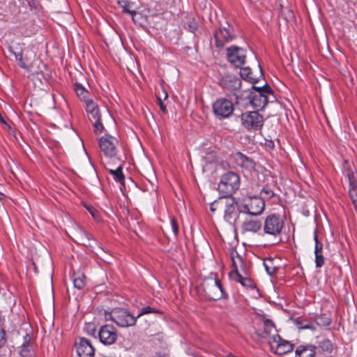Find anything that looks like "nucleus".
I'll return each instance as SVG.
<instances>
[{"mask_svg": "<svg viewBox=\"0 0 357 357\" xmlns=\"http://www.w3.org/2000/svg\"><path fill=\"white\" fill-rule=\"evenodd\" d=\"M230 159L245 174H251L255 169V161L241 152L233 153L230 155Z\"/></svg>", "mask_w": 357, "mask_h": 357, "instance_id": "obj_10", "label": "nucleus"}, {"mask_svg": "<svg viewBox=\"0 0 357 357\" xmlns=\"http://www.w3.org/2000/svg\"><path fill=\"white\" fill-rule=\"evenodd\" d=\"M90 241L89 234L86 233L84 231H80V238L79 241L81 244L86 245Z\"/></svg>", "mask_w": 357, "mask_h": 357, "instance_id": "obj_36", "label": "nucleus"}, {"mask_svg": "<svg viewBox=\"0 0 357 357\" xmlns=\"http://www.w3.org/2000/svg\"><path fill=\"white\" fill-rule=\"evenodd\" d=\"M75 346L79 357H93L95 349L89 340L82 337L76 342Z\"/></svg>", "mask_w": 357, "mask_h": 357, "instance_id": "obj_17", "label": "nucleus"}, {"mask_svg": "<svg viewBox=\"0 0 357 357\" xmlns=\"http://www.w3.org/2000/svg\"><path fill=\"white\" fill-rule=\"evenodd\" d=\"M219 84L229 91H235L241 87V80L235 75H227L220 79Z\"/></svg>", "mask_w": 357, "mask_h": 357, "instance_id": "obj_18", "label": "nucleus"}, {"mask_svg": "<svg viewBox=\"0 0 357 357\" xmlns=\"http://www.w3.org/2000/svg\"><path fill=\"white\" fill-rule=\"evenodd\" d=\"M315 322L320 326H328L331 323V319L326 314H321L316 317Z\"/></svg>", "mask_w": 357, "mask_h": 357, "instance_id": "obj_31", "label": "nucleus"}, {"mask_svg": "<svg viewBox=\"0 0 357 357\" xmlns=\"http://www.w3.org/2000/svg\"><path fill=\"white\" fill-rule=\"evenodd\" d=\"M314 240L315 241V244L317 243V241H319L318 240V234H317V230L315 229L314 231Z\"/></svg>", "mask_w": 357, "mask_h": 357, "instance_id": "obj_47", "label": "nucleus"}, {"mask_svg": "<svg viewBox=\"0 0 357 357\" xmlns=\"http://www.w3.org/2000/svg\"><path fill=\"white\" fill-rule=\"evenodd\" d=\"M264 266L268 275H272L275 273L277 268L273 265V260L272 259H266L264 261Z\"/></svg>", "mask_w": 357, "mask_h": 357, "instance_id": "obj_34", "label": "nucleus"}, {"mask_svg": "<svg viewBox=\"0 0 357 357\" xmlns=\"http://www.w3.org/2000/svg\"><path fill=\"white\" fill-rule=\"evenodd\" d=\"M347 178L349 182V192L354 208H357V174L354 172L347 173Z\"/></svg>", "mask_w": 357, "mask_h": 357, "instance_id": "obj_20", "label": "nucleus"}, {"mask_svg": "<svg viewBox=\"0 0 357 357\" xmlns=\"http://www.w3.org/2000/svg\"><path fill=\"white\" fill-rule=\"evenodd\" d=\"M262 76H263V72H262L261 68L259 67V77H262Z\"/></svg>", "mask_w": 357, "mask_h": 357, "instance_id": "obj_49", "label": "nucleus"}, {"mask_svg": "<svg viewBox=\"0 0 357 357\" xmlns=\"http://www.w3.org/2000/svg\"><path fill=\"white\" fill-rule=\"evenodd\" d=\"M85 105L89 119L93 125L95 133L102 132L104 127L101 123V114L98 104L93 100H86Z\"/></svg>", "mask_w": 357, "mask_h": 357, "instance_id": "obj_6", "label": "nucleus"}, {"mask_svg": "<svg viewBox=\"0 0 357 357\" xmlns=\"http://www.w3.org/2000/svg\"><path fill=\"white\" fill-rule=\"evenodd\" d=\"M235 36L232 28L227 25V27H221L214 33L215 45L217 47H223L226 43L231 42Z\"/></svg>", "mask_w": 357, "mask_h": 357, "instance_id": "obj_16", "label": "nucleus"}, {"mask_svg": "<svg viewBox=\"0 0 357 357\" xmlns=\"http://www.w3.org/2000/svg\"><path fill=\"white\" fill-rule=\"evenodd\" d=\"M98 334L100 342L105 345H111L117 340V331L114 326L110 324L101 326Z\"/></svg>", "mask_w": 357, "mask_h": 357, "instance_id": "obj_14", "label": "nucleus"}, {"mask_svg": "<svg viewBox=\"0 0 357 357\" xmlns=\"http://www.w3.org/2000/svg\"><path fill=\"white\" fill-rule=\"evenodd\" d=\"M86 277L80 273L75 274L73 277V284L75 288L82 289L85 286Z\"/></svg>", "mask_w": 357, "mask_h": 357, "instance_id": "obj_28", "label": "nucleus"}, {"mask_svg": "<svg viewBox=\"0 0 357 357\" xmlns=\"http://www.w3.org/2000/svg\"><path fill=\"white\" fill-rule=\"evenodd\" d=\"M117 139L110 135H105L99 139V146L105 156L112 158L116 154Z\"/></svg>", "mask_w": 357, "mask_h": 357, "instance_id": "obj_13", "label": "nucleus"}, {"mask_svg": "<svg viewBox=\"0 0 357 357\" xmlns=\"http://www.w3.org/2000/svg\"><path fill=\"white\" fill-rule=\"evenodd\" d=\"M74 89H75L77 96L80 99H83L84 100H87L86 97L88 95V91L84 88V86L82 84H80L79 83H75L74 84Z\"/></svg>", "mask_w": 357, "mask_h": 357, "instance_id": "obj_32", "label": "nucleus"}, {"mask_svg": "<svg viewBox=\"0 0 357 357\" xmlns=\"http://www.w3.org/2000/svg\"><path fill=\"white\" fill-rule=\"evenodd\" d=\"M240 75L242 79L247 80L251 83L255 84L259 81V77L253 76L251 68L248 67L241 68Z\"/></svg>", "mask_w": 357, "mask_h": 357, "instance_id": "obj_25", "label": "nucleus"}, {"mask_svg": "<svg viewBox=\"0 0 357 357\" xmlns=\"http://www.w3.org/2000/svg\"><path fill=\"white\" fill-rule=\"evenodd\" d=\"M261 196H263L261 198H263V199H264L265 198H267V199L271 198L273 196L274 193L271 190H264V189L261 192Z\"/></svg>", "mask_w": 357, "mask_h": 357, "instance_id": "obj_39", "label": "nucleus"}, {"mask_svg": "<svg viewBox=\"0 0 357 357\" xmlns=\"http://www.w3.org/2000/svg\"><path fill=\"white\" fill-rule=\"evenodd\" d=\"M241 211L250 215H261L264 211L265 202L263 198L254 196L244 198L241 203Z\"/></svg>", "mask_w": 357, "mask_h": 357, "instance_id": "obj_2", "label": "nucleus"}, {"mask_svg": "<svg viewBox=\"0 0 357 357\" xmlns=\"http://www.w3.org/2000/svg\"><path fill=\"white\" fill-rule=\"evenodd\" d=\"M218 204H219V202H213V204H211V207H210L211 210L212 211H215V206L216 205H218Z\"/></svg>", "mask_w": 357, "mask_h": 357, "instance_id": "obj_46", "label": "nucleus"}, {"mask_svg": "<svg viewBox=\"0 0 357 357\" xmlns=\"http://www.w3.org/2000/svg\"><path fill=\"white\" fill-rule=\"evenodd\" d=\"M245 52L243 48L237 46H231L227 48L228 60L235 67H241L245 63Z\"/></svg>", "mask_w": 357, "mask_h": 357, "instance_id": "obj_15", "label": "nucleus"}, {"mask_svg": "<svg viewBox=\"0 0 357 357\" xmlns=\"http://www.w3.org/2000/svg\"><path fill=\"white\" fill-rule=\"evenodd\" d=\"M3 197V194L0 192V204L1 203Z\"/></svg>", "mask_w": 357, "mask_h": 357, "instance_id": "obj_48", "label": "nucleus"}, {"mask_svg": "<svg viewBox=\"0 0 357 357\" xmlns=\"http://www.w3.org/2000/svg\"><path fill=\"white\" fill-rule=\"evenodd\" d=\"M315 255V264L317 268H321L325 263V258L322 253H317Z\"/></svg>", "mask_w": 357, "mask_h": 357, "instance_id": "obj_35", "label": "nucleus"}, {"mask_svg": "<svg viewBox=\"0 0 357 357\" xmlns=\"http://www.w3.org/2000/svg\"><path fill=\"white\" fill-rule=\"evenodd\" d=\"M263 326H264V329H263V332L261 335V337L262 338H267V337H271V333L275 330V325L273 324V322L268 319H266L264 320L263 321Z\"/></svg>", "mask_w": 357, "mask_h": 357, "instance_id": "obj_24", "label": "nucleus"}, {"mask_svg": "<svg viewBox=\"0 0 357 357\" xmlns=\"http://www.w3.org/2000/svg\"><path fill=\"white\" fill-rule=\"evenodd\" d=\"M9 51L10 53H12L15 56L17 61L23 58L22 54L21 52H20V53L15 52L14 51L12 50V49L10 47L9 48Z\"/></svg>", "mask_w": 357, "mask_h": 357, "instance_id": "obj_42", "label": "nucleus"}, {"mask_svg": "<svg viewBox=\"0 0 357 357\" xmlns=\"http://www.w3.org/2000/svg\"><path fill=\"white\" fill-rule=\"evenodd\" d=\"M0 357H6V354H0Z\"/></svg>", "mask_w": 357, "mask_h": 357, "instance_id": "obj_50", "label": "nucleus"}, {"mask_svg": "<svg viewBox=\"0 0 357 357\" xmlns=\"http://www.w3.org/2000/svg\"><path fill=\"white\" fill-rule=\"evenodd\" d=\"M118 4L122 8V12L123 13L129 14L133 18L134 16L137 14L136 11L131 10L133 3L128 0H119Z\"/></svg>", "mask_w": 357, "mask_h": 357, "instance_id": "obj_26", "label": "nucleus"}, {"mask_svg": "<svg viewBox=\"0 0 357 357\" xmlns=\"http://www.w3.org/2000/svg\"><path fill=\"white\" fill-rule=\"evenodd\" d=\"M240 185V178L236 173L229 172L223 174L218 184V190L225 196L234 192Z\"/></svg>", "mask_w": 357, "mask_h": 357, "instance_id": "obj_3", "label": "nucleus"}, {"mask_svg": "<svg viewBox=\"0 0 357 357\" xmlns=\"http://www.w3.org/2000/svg\"><path fill=\"white\" fill-rule=\"evenodd\" d=\"M355 210H356V213H357V207H356V208H355Z\"/></svg>", "mask_w": 357, "mask_h": 357, "instance_id": "obj_51", "label": "nucleus"}, {"mask_svg": "<svg viewBox=\"0 0 357 357\" xmlns=\"http://www.w3.org/2000/svg\"><path fill=\"white\" fill-rule=\"evenodd\" d=\"M162 95H160V96L162 97V99L163 98L164 100L167 99V97H168V94L165 91V90H162Z\"/></svg>", "mask_w": 357, "mask_h": 357, "instance_id": "obj_44", "label": "nucleus"}, {"mask_svg": "<svg viewBox=\"0 0 357 357\" xmlns=\"http://www.w3.org/2000/svg\"><path fill=\"white\" fill-rule=\"evenodd\" d=\"M241 119V125L248 130H259L264 125V118L257 111L243 112Z\"/></svg>", "mask_w": 357, "mask_h": 357, "instance_id": "obj_7", "label": "nucleus"}, {"mask_svg": "<svg viewBox=\"0 0 357 357\" xmlns=\"http://www.w3.org/2000/svg\"><path fill=\"white\" fill-rule=\"evenodd\" d=\"M284 227V220L279 214L272 213L266 216L264 223V231L266 234L276 236Z\"/></svg>", "mask_w": 357, "mask_h": 357, "instance_id": "obj_8", "label": "nucleus"}, {"mask_svg": "<svg viewBox=\"0 0 357 357\" xmlns=\"http://www.w3.org/2000/svg\"><path fill=\"white\" fill-rule=\"evenodd\" d=\"M171 228L174 235L176 236L178 233V225L174 218L171 220Z\"/></svg>", "mask_w": 357, "mask_h": 357, "instance_id": "obj_38", "label": "nucleus"}, {"mask_svg": "<svg viewBox=\"0 0 357 357\" xmlns=\"http://www.w3.org/2000/svg\"><path fill=\"white\" fill-rule=\"evenodd\" d=\"M3 322H4V318H3V316L2 315L1 312L0 311V328L2 327Z\"/></svg>", "mask_w": 357, "mask_h": 357, "instance_id": "obj_45", "label": "nucleus"}, {"mask_svg": "<svg viewBox=\"0 0 357 357\" xmlns=\"http://www.w3.org/2000/svg\"><path fill=\"white\" fill-rule=\"evenodd\" d=\"M107 319H110L120 327H128L135 324L137 318L123 308H115L106 315Z\"/></svg>", "mask_w": 357, "mask_h": 357, "instance_id": "obj_4", "label": "nucleus"}, {"mask_svg": "<svg viewBox=\"0 0 357 357\" xmlns=\"http://www.w3.org/2000/svg\"><path fill=\"white\" fill-rule=\"evenodd\" d=\"M229 276L233 280L239 282L243 287L251 289L255 288L253 280L250 278L243 277L240 273H230Z\"/></svg>", "mask_w": 357, "mask_h": 357, "instance_id": "obj_23", "label": "nucleus"}, {"mask_svg": "<svg viewBox=\"0 0 357 357\" xmlns=\"http://www.w3.org/2000/svg\"><path fill=\"white\" fill-rule=\"evenodd\" d=\"M317 347L311 344H301L295 351V357H314Z\"/></svg>", "mask_w": 357, "mask_h": 357, "instance_id": "obj_21", "label": "nucleus"}, {"mask_svg": "<svg viewBox=\"0 0 357 357\" xmlns=\"http://www.w3.org/2000/svg\"><path fill=\"white\" fill-rule=\"evenodd\" d=\"M224 219L229 224L235 225L237 222L241 211V203L239 204L234 197H229L225 201Z\"/></svg>", "mask_w": 357, "mask_h": 357, "instance_id": "obj_9", "label": "nucleus"}, {"mask_svg": "<svg viewBox=\"0 0 357 357\" xmlns=\"http://www.w3.org/2000/svg\"><path fill=\"white\" fill-rule=\"evenodd\" d=\"M151 313H154V314H162V311L155 308V307H151V306H146V307H142L139 314H137V316L136 317V318H139L144 314H151Z\"/></svg>", "mask_w": 357, "mask_h": 357, "instance_id": "obj_33", "label": "nucleus"}, {"mask_svg": "<svg viewBox=\"0 0 357 357\" xmlns=\"http://www.w3.org/2000/svg\"><path fill=\"white\" fill-rule=\"evenodd\" d=\"M233 271L231 273H239V268L245 271L244 259L236 250L231 251Z\"/></svg>", "mask_w": 357, "mask_h": 357, "instance_id": "obj_22", "label": "nucleus"}, {"mask_svg": "<svg viewBox=\"0 0 357 357\" xmlns=\"http://www.w3.org/2000/svg\"><path fill=\"white\" fill-rule=\"evenodd\" d=\"M213 110L218 119L227 118L234 112V105L231 100L227 98H220L213 104Z\"/></svg>", "mask_w": 357, "mask_h": 357, "instance_id": "obj_12", "label": "nucleus"}, {"mask_svg": "<svg viewBox=\"0 0 357 357\" xmlns=\"http://www.w3.org/2000/svg\"><path fill=\"white\" fill-rule=\"evenodd\" d=\"M7 340L6 336V332L4 329L0 328V349L2 348L6 344Z\"/></svg>", "mask_w": 357, "mask_h": 357, "instance_id": "obj_37", "label": "nucleus"}, {"mask_svg": "<svg viewBox=\"0 0 357 357\" xmlns=\"http://www.w3.org/2000/svg\"><path fill=\"white\" fill-rule=\"evenodd\" d=\"M261 226L260 220L247 218L243 222L241 227L243 233H257L261 230Z\"/></svg>", "mask_w": 357, "mask_h": 357, "instance_id": "obj_19", "label": "nucleus"}, {"mask_svg": "<svg viewBox=\"0 0 357 357\" xmlns=\"http://www.w3.org/2000/svg\"><path fill=\"white\" fill-rule=\"evenodd\" d=\"M157 98H158V105H160V107L161 110H162L164 113H166V112H167L166 106H165V105H164V103L162 102V97L160 96V93L157 96Z\"/></svg>", "mask_w": 357, "mask_h": 357, "instance_id": "obj_40", "label": "nucleus"}, {"mask_svg": "<svg viewBox=\"0 0 357 357\" xmlns=\"http://www.w3.org/2000/svg\"><path fill=\"white\" fill-rule=\"evenodd\" d=\"M30 337L29 335L24 336V342L22 344L20 354L22 357H32L30 354L31 345L29 344Z\"/></svg>", "mask_w": 357, "mask_h": 357, "instance_id": "obj_27", "label": "nucleus"}, {"mask_svg": "<svg viewBox=\"0 0 357 357\" xmlns=\"http://www.w3.org/2000/svg\"><path fill=\"white\" fill-rule=\"evenodd\" d=\"M17 62H18L19 66L22 68H24V69L28 68V66H27L26 63L24 61L23 58L20 60H18Z\"/></svg>", "mask_w": 357, "mask_h": 357, "instance_id": "obj_43", "label": "nucleus"}, {"mask_svg": "<svg viewBox=\"0 0 357 357\" xmlns=\"http://www.w3.org/2000/svg\"><path fill=\"white\" fill-rule=\"evenodd\" d=\"M318 347L323 352L331 354L333 349V346L328 339H324L319 342Z\"/></svg>", "mask_w": 357, "mask_h": 357, "instance_id": "obj_30", "label": "nucleus"}, {"mask_svg": "<svg viewBox=\"0 0 357 357\" xmlns=\"http://www.w3.org/2000/svg\"><path fill=\"white\" fill-rule=\"evenodd\" d=\"M255 90L250 93V103L256 109L264 108L268 102V96L272 93L270 86L265 84L262 86H252Z\"/></svg>", "mask_w": 357, "mask_h": 357, "instance_id": "obj_5", "label": "nucleus"}, {"mask_svg": "<svg viewBox=\"0 0 357 357\" xmlns=\"http://www.w3.org/2000/svg\"><path fill=\"white\" fill-rule=\"evenodd\" d=\"M202 287L208 300L217 301L225 297L221 282L214 274L204 280Z\"/></svg>", "mask_w": 357, "mask_h": 357, "instance_id": "obj_1", "label": "nucleus"}, {"mask_svg": "<svg viewBox=\"0 0 357 357\" xmlns=\"http://www.w3.org/2000/svg\"><path fill=\"white\" fill-rule=\"evenodd\" d=\"M322 248H323L322 243L321 242H319V241H317V243L315 244V247H314V254L321 253Z\"/></svg>", "mask_w": 357, "mask_h": 357, "instance_id": "obj_41", "label": "nucleus"}, {"mask_svg": "<svg viewBox=\"0 0 357 357\" xmlns=\"http://www.w3.org/2000/svg\"><path fill=\"white\" fill-rule=\"evenodd\" d=\"M271 349L278 355H283L294 349V344L282 339L279 335H273L268 340Z\"/></svg>", "mask_w": 357, "mask_h": 357, "instance_id": "obj_11", "label": "nucleus"}, {"mask_svg": "<svg viewBox=\"0 0 357 357\" xmlns=\"http://www.w3.org/2000/svg\"><path fill=\"white\" fill-rule=\"evenodd\" d=\"M109 172L111 175L113 176L114 179L120 183H123L124 181V175L123 174L122 167H119L116 169H109Z\"/></svg>", "mask_w": 357, "mask_h": 357, "instance_id": "obj_29", "label": "nucleus"}]
</instances>
